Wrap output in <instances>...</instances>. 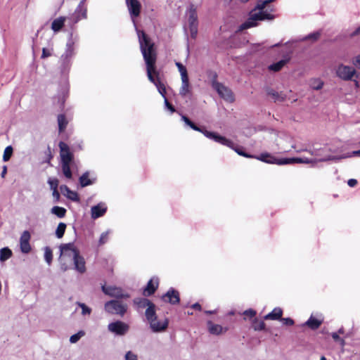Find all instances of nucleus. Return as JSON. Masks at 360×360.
<instances>
[{
  "label": "nucleus",
  "mask_w": 360,
  "mask_h": 360,
  "mask_svg": "<svg viewBox=\"0 0 360 360\" xmlns=\"http://www.w3.org/2000/svg\"><path fill=\"white\" fill-rule=\"evenodd\" d=\"M165 106L172 112H174L175 111L174 108L169 103L167 98L165 100Z\"/></svg>",
  "instance_id": "nucleus-56"
},
{
  "label": "nucleus",
  "mask_w": 360,
  "mask_h": 360,
  "mask_svg": "<svg viewBox=\"0 0 360 360\" xmlns=\"http://www.w3.org/2000/svg\"><path fill=\"white\" fill-rule=\"evenodd\" d=\"M352 80H353V82H354V86H355V87H356V89L359 88V86H360L359 81V80H357V79H352Z\"/></svg>",
  "instance_id": "nucleus-59"
},
{
  "label": "nucleus",
  "mask_w": 360,
  "mask_h": 360,
  "mask_svg": "<svg viewBox=\"0 0 360 360\" xmlns=\"http://www.w3.org/2000/svg\"><path fill=\"white\" fill-rule=\"evenodd\" d=\"M347 184L350 187H354L357 184V181L354 179H351L347 181Z\"/></svg>",
  "instance_id": "nucleus-57"
},
{
  "label": "nucleus",
  "mask_w": 360,
  "mask_h": 360,
  "mask_svg": "<svg viewBox=\"0 0 360 360\" xmlns=\"http://www.w3.org/2000/svg\"><path fill=\"white\" fill-rule=\"evenodd\" d=\"M51 212L59 218H63L65 215L66 210L62 207L54 206L51 208Z\"/></svg>",
  "instance_id": "nucleus-34"
},
{
  "label": "nucleus",
  "mask_w": 360,
  "mask_h": 360,
  "mask_svg": "<svg viewBox=\"0 0 360 360\" xmlns=\"http://www.w3.org/2000/svg\"><path fill=\"white\" fill-rule=\"evenodd\" d=\"M65 229L66 224L65 223L60 222L58 224L56 230V236L58 238H61L63 236Z\"/></svg>",
  "instance_id": "nucleus-37"
},
{
  "label": "nucleus",
  "mask_w": 360,
  "mask_h": 360,
  "mask_svg": "<svg viewBox=\"0 0 360 360\" xmlns=\"http://www.w3.org/2000/svg\"><path fill=\"white\" fill-rule=\"evenodd\" d=\"M207 326L209 332L213 335H220L224 332V329L221 326L214 324L211 321H208ZM225 330H224V331Z\"/></svg>",
  "instance_id": "nucleus-27"
},
{
  "label": "nucleus",
  "mask_w": 360,
  "mask_h": 360,
  "mask_svg": "<svg viewBox=\"0 0 360 360\" xmlns=\"http://www.w3.org/2000/svg\"><path fill=\"white\" fill-rule=\"evenodd\" d=\"M338 159L336 156H325L320 158H284V160L281 163H285V165L288 164H311L314 166L318 162H326L329 160H334Z\"/></svg>",
  "instance_id": "nucleus-7"
},
{
  "label": "nucleus",
  "mask_w": 360,
  "mask_h": 360,
  "mask_svg": "<svg viewBox=\"0 0 360 360\" xmlns=\"http://www.w3.org/2000/svg\"><path fill=\"white\" fill-rule=\"evenodd\" d=\"M60 255V262L61 269L67 271L69 269L68 262H72L74 269L80 274H84L86 269L84 258L80 255L79 249L72 243L61 244L59 247Z\"/></svg>",
  "instance_id": "nucleus-2"
},
{
  "label": "nucleus",
  "mask_w": 360,
  "mask_h": 360,
  "mask_svg": "<svg viewBox=\"0 0 360 360\" xmlns=\"http://www.w3.org/2000/svg\"><path fill=\"white\" fill-rule=\"evenodd\" d=\"M212 86L219 95L226 101L233 102L234 101L233 93L228 87L217 82H213Z\"/></svg>",
  "instance_id": "nucleus-12"
},
{
  "label": "nucleus",
  "mask_w": 360,
  "mask_h": 360,
  "mask_svg": "<svg viewBox=\"0 0 360 360\" xmlns=\"http://www.w3.org/2000/svg\"><path fill=\"white\" fill-rule=\"evenodd\" d=\"M331 336H332L333 339L335 341L338 342L341 346L343 347L345 345V340L342 338H340L339 334L338 333H333L331 334Z\"/></svg>",
  "instance_id": "nucleus-45"
},
{
  "label": "nucleus",
  "mask_w": 360,
  "mask_h": 360,
  "mask_svg": "<svg viewBox=\"0 0 360 360\" xmlns=\"http://www.w3.org/2000/svg\"><path fill=\"white\" fill-rule=\"evenodd\" d=\"M79 183L82 187H85L92 184V181L89 179V172H85L80 176Z\"/></svg>",
  "instance_id": "nucleus-36"
},
{
  "label": "nucleus",
  "mask_w": 360,
  "mask_h": 360,
  "mask_svg": "<svg viewBox=\"0 0 360 360\" xmlns=\"http://www.w3.org/2000/svg\"><path fill=\"white\" fill-rule=\"evenodd\" d=\"M163 299L165 302H168L172 304H176L179 302V294L178 291L173 288H171L163 296Z\"/></svg>",
  "instance_id": "nucleus-17"
},
{
  "label": "nucleus",
  "mask_w": 360,
  "mask_h": 360,
  "mask_svg": "<svg viewBox=\"0 0 360 360\" xmlns=\"http://www.w3.org/2000/svg\"><path fill=\"white\" fill-rule=\"evenodd\" d=\"M52 49L43 48L41 58H45L49 57L52 54Z\"/></svg>",
  "instance_id": "nucleus-49"
},
{
  "label": "nucleus",
  "mask_w": 360,
  "mask_h": 360,
  "mask_svg": "<svg viewBox=\"0 0 360 360\" xmlns=\"http://www.w3.org/2000/svg\"><path fill=\"white\" fill-rule=\"evenodd\" d=\"M283 324L288 326H292L294 324V321L290 318H281L280 319Z\"/></svg>",
  "instance_id": "nucleus-51"
},
{
  "label": "nucleus",
  "mask_w": 360,
  "mask_h": 360,
  "mask_svg": "<svg viewBox=\"0 0 360 360\" xmlns=\"http://www.w3.org/2000/svg\"><path fill=\"white\" fill-rule=\"evenodd\" d=\"M60 158L62 172L67 179L72 176L70 167L74 162L73 154L70 152L69 146L64 142L59 143Z\"/></svg>",
  "instance_id": "nucleus-5"
},
{
  "label": "nucleus",
  "mask_w": 360,
  "mask_h": 360,
  "mask_svg": "<svg viewBox=\"0 0 360 360\" xmlns=\"http://www.w3.org/2000/svg\"><path fill=\"white\" fill-rule=\"evenodd\" d=\"M176 66L180 73L181 79L188 77L186 68L179 62L175 63Z\"/></svg>",
  "instance_id": "nucleus-35"
},
{
  "label": "nucleus",
  "mask_w": 360,
  "mask_h": 360,
  "mask_svg": "<svg viewBox=\"0 0 360 360\" xmlns=\"http://www.w3.org/2000/svg\"><path fill=\"white\" fill-rule=\"evenodd\" d=\"M12 154H13V148L11 146H7L4 151V155H3L4 161V162L8 161L11 158Z\"/></svg>",
  "instance_id": "nucleus-41"
},
{
  "label": "nucleus",
  "mask_w": 360,
  "mask_h": 360,
  "mask_svg": "<svg viewBox=\"0 0 360 360\" xmlns=\"http://www.w3.org/2000/svg\"><path fill=\"white\" fill-rule=\"evenodd\" d=\"M283 315V310L276 307L273 311L264 316L265 320H280Z\"/></svg>",
  "instance_id": "nucleus-25"
},
{
  "label": "nucleus",
  "mask_w": 360,
  "mask_h": 360,
  "mask_svg": "<svg viewBox=\"0 0 360 360\" xmlns=\"http://www.w3.org/2000/svg\"><path fill=\"white\" fill-rule=\"evenodd\" d=\"M74 44L75 41L72 39V34H70V38L66 44V49L65 53L61 56L60 60L64 63H68L70 58L74 53Z\"/></svg>",
  "instance_id": "nucleus-14"
},
{
  "label": "nucleus",
  "mask_w": 360,
  "mask_h": 360,
  "mask_svg": "<svg viewBox=\"0 0 360 360\" xmlns=\"http://www.w3.org/2000/svg\"><path fill=\"white\" fill-rule=\"evenodd\" d=\"M132 21L136 30L141 51L146 64L148 78L155 85L158 92L165 100L166 89L165 85L159 80L158 74L155 67L156 53L154 49V43L143 31L137 29L134 19H132Z\"/></svg>",
  "instance_id": "nucleus-1"
},
{
  "label": "nucleus",
  "mask_w": 360,
  "mask_h": 360,
  "mask_svg": "<svg viewBox=\"0 0 360 360\" xmlns=\"http://www.w3.org/2000/svg\"><path fill=\"white\" fill-rule=\"evenodd\" d=\"M252 327L255 330H262L265 329V323L257 319H255L253 320Z\"/></svg>",
  "instance_id": "nucleus-40"
},
{
  "label": "nucleus",
  "mask_w": 360,
  "mask_h": 360,
  "mask_svg": "<svg viewBox=\"0 0 360 360\" xmlns=\"http://www.w3.org/2000/svg\"><path fill=\"white\" fill-rule=\"evenodd\" d=\"M108 329L116 335L123 336L129 331V326L121 321H117L109 323Z\"/></svg>",
  "instance_id": "nucleus-11"
},
{
  "label": "nucleus",
  "mask_w": 360,
  "mask_h": 360,
  "mask_svg": "<svg viewBox=\"0 0 360 360\" xmlns=\"http://www.w3.org/2000/svg\"><path fill=\"white\" fill-rule=\"evenodd\" d=\"M240 1L241 2L245 3V2L248 1V0H240Z\"/></svg>",
  "instance_id": "nucleus-63"
},
{
  "label": "nucleus",
  "mask_w": 360,
  "mask_h": 360,
  "mask_svg": "<svg viewBox=\"0 0 360 360\" xmlns=\"http://www.w3.org/2000/svg\"><path fill=\"white\" fill-rule=\"evenodd\" d=\"M289 61V58H286L280 61L273 63L269 66V70L274 72H278L281 70L284 65Z\"/></svg>",
  "instance_id": "nucleus-30"
},
{
  "label": "nucleus",
  "mask_w": 360,
  "mask_h": 360,
  "mask_svg": "<svg viewBox=\"0 0 360 360\" xmlns=\"http://www.w3.org/2000/svg\"><path fill=\"white\" fill-rule=\"evenodd\" d=\"M324 82L319 78H313L309 81V86L314 90H320L323 88Z\"/></svg>",
  "instance_id": "nucleus-32"
},
{
  "label": "nucleus",
  "mask_w": 360,
  "mask_h": 360,
  "mask_svg": "<svg viewBox=\"0 0 360 360\" xmlns=\"http://www.w3.org/2000/svg\"><path fill=\"white\" fill-rule=\"evenodd\" d=\"M358 35H360V25L356 27L353 32H352L349 34V37L350 38H353L356 36H358Z\"/></svg>",
  "instance_id": "nucleus-53"
},
{
  "label": "nucleus",
  "mask_w": 360,
  "mask_h": 360,
  "mask_svg": "<svg viewBox=\"0 0 360 360\" xmlns=\"http://www.w3.org/2000/svg\"><path fill=\"white\" fill-rule=\"evenodd\" d=\"M48 184L52 191L58 190V180L56 178H50L48 180Z\"/></svg>",
  "instance_id": "nucleus-43"
},
{
  "label": "nucleus",
  "mask_w": 360,
  "mask_h": 360,
  "mask_svg": "<svg viewBox=\"0 0 360 360\" xmlns=\"http://www.w3.org/2000/svg\"><path fill=\"white\" fill-rule=\"evenodd\" d=\"M158 286V279L155 278H151L148 281L146 287L143 290V295L146 296H149V295H152L153 293L155 292Z\"/></svg>",
  "instance_id": "nucleus-21"
},
{
  "label": "nucleus",
  "mask_w": 360,
  "mask_h": 360,
  "mask_svg": "<svg viewBox=\"0 0 360 360\" xmlns=\"http://www.w3.org/2000/svg\"><path fill=\"white\" fill-rule=\"evenodd\" d=\"M188 23L191 34V37L195 39L198 34V15L196 7L191 4L187 10Z\"/></svg>",
  "instance_id": "nucleus-8"
},
{
  "label": "nucleus",
  "mask_w": 360,
  "mask_h": 360,
  "mask_svg": "<svg viewBox=\"0 0 360 360\" xmlns=\"http://www.w3.org/2000/svg\"><path fill=\"white\" fill-rule=\"evenodd\" d=\"M358 35H360V25L356 27L353 32H352L349 34V37L350 38H353L356 36H358Z\"/></svg>",
  "instance_id": "nucleus-54"
},
{
  "label": "nucleus",
  "mask_w": 360,
  "mask_h": 360,
  "mask_svg": "<svg viewBox=\"0 0 360 360\" xmlns=\"http://www.w3.org/2000/svg\"><path fill=\"white\" fill-rule=\"evenodd\" d=\"M53 255L52 251L50 248H46L44 252V259L48 264H50L52 261Z\"/></svg>",
  "instance_id": "nucleus-44"
},
{
  "label": "nucleus",
  "mask_w": 360,
  "mask_h": 360,
  "mask_svg": "<svg viewBox=\"0 0 360 360\" xmlns=\"http://www.w3.org/2000/svg\"><path fill=\"white\" fill-rule=\"evenodd\" d=\"M108 234H109L108 231H106V232H103L101 235V237L99 239V245H103L107 242L108 238Z\"/></svg>",
  "instance_id": "nucleus-47"
},
{
  "label": "nucleus",
  "mask_w": 360,
  "mask_h": 360,
  "mask_svg": "<svg viewBox=\"0 0 360 360\" xmlns=\"http://www.w3.org/2000/svg\"><path fill=\"white\" fill-rule=\"evenodd\" d=\"M127 304L117 300H111L105 304V310L112 314L123 316L127 311Z\"/></svg>",
  "instance_id": "nucleus-10"
},
{
  "label": "nucleus",
  "mask_w": 360,
  "mask_h": 360,
  "mask_svg": "<svg viewBox=\"0 0 360 360\" xmlns=\"http://www.w3.org/2000/svg\"><path fill=\"white\" fill-rule=\"evenodd\" d=\"M267 94L271 96L274 101H283L285 99L286 95L283 92H277L274 89H269Z\"/></svg>",
  "instance_id": "nucleus-28"
},
{
  "label": "nucleus",
  "mask_w": 360,
  "mask_h": 360,
  "mask_svg": "<svg viewBox=\"0 0 360 360\" xmlns=\"http://www.w3.org/2000/svg\"><path fill=\"white\" fill-rule=\"evenodd\" d=\"M323 319H316L313 316H311L307 321L305 322L304 326H308L311 329H317L323 323Z\"/></svg>",
  "instance_id": "nucleus-26"
},
{
  "label": "nucleus",
  "mask_w": 360,
  "mask_h": 360,
  "mask_svg": "<svg viewBox=\"0 0 360 360\" xmlns=\"http://www.w3.org/2000/svg\"><path fill=\"white\" fill-rule=\"evenodd\" d=\"M274 1L259 0L255 8L250 12L248 19L240 25L239 30L241 31L257 26V21L258 20L274 19V15L268 13L267 11H264V8L268 4Z\"/></svg>",
  "instance_id": "nucleus-3"
},
{
  "label": "nucleus",
  "mask_w": 360,
  "mask_h": 360,
  "mask_svg": "<svg viewBox=\"0 0 360 360\" xmlns=\"http://www.w3.org/2000/svg\"><path fill=\"white\" fill-rule=\"evenodd\" d=\"M58 122L60 131H63L68 124L65 117L63 115H60L58 117Z\"/></svg>",
  "instance_id": "nucleus-39"
},
{
  "label": "nucleus",
  "mask_w": 360,
  "mask_h": 360,
  "mask_svg": "<svg viewBox=\"0 0 360 360\" xmlns=\"http://www.w3.org/2000/svg\"><path fill=\"white\" fill-rule=\"evenodd\" d=\"M65 21V17H60L55 19L51 24V29L53 32H57L60 30V29L63 27Z\"/></svg>",
  "instance_id": "nucleus-29"
},
{
  "label": "nucleus",
  "mask_w": 360,
  "mask_h": 360,
  "mask_svg": "<svg viewBox=\"0 0 360 360\" xmlns=\"http://www.w3.org/2000/svg\"><path fill=\"white\" fill-rule=\"evenodd\" d=\"M352 64L358 69H360V54L357 55L353 58Z\"/></svg>",
  "instance_id": "nucleus-50"
},
{
  "label": "nucleus",
  "mask_w": 360,
  "mask_h": 360,
  "mask_svg": "<svg viewBox=\"0 0 360 360\" xmlns=\"http://www.w3.org/2000/svg\"><path fill=\"white\" fill-rule=\"evenodd\" d=\"M145 314L153 332L161 333L167 329L168 320L167 319H158L155 309H149L146 310Z\"/></svg>",
  "instance_id": "nucleus-6"
},
{
  "label": "nucleus",
  "mask_w": 360,
  "mask_h": 360,
  "mask_svg": "<svg viewBox=\"0 0 360 360\" xmlns=\"http://www.w3.org/2000/svg\"><path fill=\"white\" fill-rule=\"evenodd\" d=\"M6 172H7V168H6V166H4V168H3V171L1 172V176L2 177L5 176V174H6Z\"/></svg>",
  "instance_id": "nucleus-60"
},
{
  "label": "nucleus",
  "mask_w": 360,
  "mask_h": 360,
  "mask_svg": "<svg viewBox=\"0 0 360 360\" xmlns=\"http://www.w3.org/2000/svg\"><path fill=\"white\" fill-rule=\"evenodd\" d=\"M76 304L81 309V315L86 318L89 317L91 314L92 309L88 307L86 304L80 302H77Z\"/></svg>",
  "instance_id": "nucleus-31"
},
{
  "label": "nucleus",
  "mask_w": 360,
  "mask_h": 360,
  "mask_svg": "<svg viewBox=\"0 0 360 360\" xmlns=\"http://www.w3.org/2000/svg\"><path fill=\"white\" fill-rule=\"evenodd\" d=\"M243 314L247 316H249L250 318H253L256 315V311L252 309H250L245 310L243 312Z\"/></svg>",
  "instance_id": "nucleus-52"
},
{
  "label": "nucleus",
  "mask_w": 360,
  "mask_h": 360,
  "mask_svg": "<svg viewBox=\"0 0 360 360\" xmlns=\"http://www.w3.org/2000/svg\"><path fill=\"white\" fill-rule=\"evenodd\" d=\"M319 36H320V34L319 32H315V33H312V34H309L308 36H307L304 38V39L316 41V40H317L319 39Z\"/></svg>",
  "instance_id": "nucleus-48"
},
{
  "label": "nucleus",
  "mask_w": 360,
  "mask_h": 360,
  "mask_svg": "<svg viewBox=\"0 0 360 360\" xmlns=\"http://www.w3.org/2000/svg\"><path fill=\"white\" fill-rule=\"evenodd\" d=\"M85 335V332L84 330H79L77 333L72 335L70 338V342L72 344L77 343L82 337Z\"/></svg>",
  "instance_id": "nucleus-38"
},
{
  "label": "nucleus",
  "mask_w": 360,
  "mask_h": 360,
  "mask_svg": "<svg viewBox=\"0 0 360 360\" xmlns=\"http://www.w3.org/2000/svg\"><path fill=\"white\" fill-rule=\"evenodd\" d=\"M257 158L262 162H266V163L276 164V165H285V163H281L284 160V158L277 159L274 156H273L269 153L261 154Z\"/></svg>",
  "instance_id": "nucleus-19"
},
{
  "label": "nucleus",
  "mask_w": 360,
  "mask_h": 360,
  "mask_svg": "<svg viewBox=\"0 0 360 360\" xmlns=\"http://www.w3.org/2000/svg\"><path fill=\"white\" fill-rule=\"evenodd\" d=\"M134 303L141 308L146 307V310L149 309H155V306L150 300L146 298H137L134 300Z\"/></svg>",
  "instance_id": "nucleus-24"
},
{
  "label": "nucleus",
  "mask_w": 360,
  "mask_h": 360,
  "mask_svg": "<svg viewBox=\"0 0 360 360\" xmlns=\"http://www.w3.org/2000/svg\"><path fill=\"white\" fill-rule=\"evenodd\" d=\"M102 290L105 295L116 298H125L129 297V295L124 293L120 288L114 285H103Z\"/></svg>",
  "instance_id": "nucleus-13"
},
{
  "label": "nucleus",
  "mask_w": 360,
  "mask_h": 360,
  "mask_svg": "<svg viewBox=\"0 0 360 360\" xmlns=\"http://www.w3.org/2000/svg\"><path fill=\"white\" fill-rule=\"evenodd\" d=\"M206 313L209 314H213L214 311H207Z\"/></svg>",
  "instance_id": "nucleus-62"
},
{
  "label": "nucleus",
  "mask_w": 360,
  "mask_h": 360,
  "mask_svg": "<svg viewBox=\"0 0 360 360\" xmlns=\"http://www.w3.org/2000/svg\"><path fill=\"white\" fill-rule=\"evenodd\" d=\"M60 190L62 194L66 196L68 198L73 201H77L79 200L77 193L75 191H71L67 186H60Z\"/></svg>",
  "instance_id": "nucleus-22"
},
{
  "label": "nucleus",
  "mask_w": 360,
  "mask_h": 360,
  "mask_svg": "<svg viewBox=\"0 0 360 360\" xmlns=\"http://www.w3.org/2000/svg\"><path fill=\"white\" fill-rule=\"evenodd\" d=\"M52 195L54 198L55 202H58L60 199V193L58 190L52 191Z\"/></svg>",
  "instance_id": "nucleus-55"
},
{
  "label": "nucleus",
  "mask_w": 360,
  "mask_h": 360,
  "mask_svg": "<svg viewBox=\"0 0 360 360\" xmlns=\"http://www.w3.org/2000/svg\"><path fill=\"white\" fill-rule=\"evenodd\" d=\"M338 334H342L343 333V330L342 329H340L338 332Z\"/></svg>",
  "instance_id": "nucleus-61"
},
{
  "label": "nucleus",
  "mask_w": 360,
  "mask_h": 360,
  "mask_svg": "<svg viewBox=\"0 0 360 360\" xmlns=\"http://www.w3.org/2000/svg\"><path fill=\"white\" fill-rule=\"evenodd\" d=\"M192 308L197 310H201V306L198 303L193 304Z\"/></svg>",
  "instance_id": "nucleus-58"
},
{
  "label": "nucleus",
  "mask_w": 360,
  "mask_h": 360,
  "mask_svg": "<svg viewBox=\"0 0 360 360\" xmlns=\"http://www.w3.org/2000/svg\"><path fill=\"white\" fill-rule=\"evenodd\" d=\"M327 149L326 148H317L314 146L312 149L307 150V149H300L298 150L297 152L301 151H307L314 158H320L325 156H331L330 155H328L326 153Z\"/></svg>",
  "instance_id": "nucleus-18"
},
{
  "label": "nucleus",
  "mask_w": 360,
  "mask_h": 360,
  "mask_svg": "<svg viewBox=\"0 0 360 360\" xmlns=\"http://www.w3.org/2000/svg\"><path fill=\"white\" fill-rule=\"evenodd\" d=\"M30 234L29 231H25L20 238V250L23 253H28L31 250L30 245Z\"/></svg>",
  "instance_id": "nucleus-15"
},
{
  "label": "nucleus",
  "mask_w": 360,
  "mask_h": 360,
  "mask_svg": "<svg viewBox=\"0 0 360 360\" xmlns=\"http://www.w3.org/2000/svg\"><path fill=\"white\" fill-rule=\"evenodd\" d=\"M336 75L344 81H350L354 77H359L360 73L352 66L340 64L336 68Z\"/></svg>",
  "instance_id": "nucleus-9"
},
{
  "label": "nucleus",
  "mask_w": 360,
  "mask_h": 360,
  "mask_svg": "<svg viewBox=\"0 0 360 360\" xmlns=\"http://www.w3.org/2000/svg\"><path fill=\"white\" fill-rule=\"evenodd\" d=\"M107 210V207L104 203H99L97 205L93 206L91 209V217L97 219L103 216Z\"/></svg>",
  "instance_id": "nucleus-20"
},
{
  "label": "nucleus",
  "mask_w": 360,
  "mask_h": 360,
  "mask_svg": "<svg viewBox=\"0 0 360 360\" xmlns=\"http://www.w3.org/2000/svg\"><path fill=\"white\" fill-rule=\"evenodd\" d=\"M182 120L188 125L191 129L195 131H200L207 138L214 140V141L219 143L224 146H228L232 149H233L239 155L245 157V158H252V155H248V153L243 152L240 148H235L234 143L227 139L226 137L219 135L217 133L209 131L205 129H202L197 127L193 122H192L187 117L182 116Z\"/></svg>",
  "instance_id": "nucleus-4"
},
{
  "label": "nucleus",
  "mask_w": 360,
  "mask_h": 360,
  "mask_svg": "<svg viewBox=\"0 0 360 360\" xmlns=\"http://www.w3.org/2000/svg\"><path fill=\"white\" fill-rule=\"evenodd\" d=\"M181 84L179 89V94L186 96L191 93V85L188 77L181 79Z\"/></svg>",
  "instance_id": "nucleus-23"
},
{
  "label": "nucleus",
  "mask_w": 360,
  "mask_h": 360,
  "mask_svg": "<svg viewBox=\"0 0 360 360\" xmlns=\"http://www.w3.org/2000/svg\"><path fill=\"white\" fill-rule=\"evenodd\" d=\"M126 2L132 18L139 16L141 11V4L139 1L138 0H126Z\"/></svg>",
  "instance_id": "nucleus-16"
},
{
  "label": "nucleus",
  "mask_w": 360,
  "mask_h": 360,
  "mask_svg": "<svg viewBox=\"0 0 360 360\" xmlns=\"http://www.w3.org/2000/svg\"><path fill=\"white\" fill-rule=\"evenodd\" d=\"M12 255V251L8 248H4L0 250V261L5 262Z\"/></svg>",
  "instance_id": "nucleus-33"
},
{
  "label": "nucleus",
  "mask_w": 360,
  "mask_h": 360,
  "mask_svg": "<svg viewBox=\"0 0 360 360\" xmlns=\"http://www.w3.org/2000/svg\"><path fill=\"white\" fill-rule=\"evenodd\" d=\"M125 360H139L137 355L131 351H129L125 354Z\"/></svg>",
  "instance_id": "nucleus-46"
},
{
  "label": "nucleus",
  "mask_w": 360,
  "mask_h": 360,
  "mask_svg": "<svg viewBox=\"0 0 360 360\" xmlns=\"http://www.w3.org/2000/svg\"><path fill=\"white\" fill-rule=\"evenodd\" d=\"M354 156L360 157V150H354V151H352L351 153H349L346 155H343L341 156H336L338 158V159H336L335 160H339L341 159L352 158V157H354Z\"/></svg>",
  "instance_id": "nucleus-42"
}]
</instances>
